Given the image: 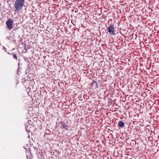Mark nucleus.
<instances>
[{
  "instance_id": "423d86ee",
  "label": "nucleus",
  "mask_w": 159,
  "mask_h": 159,
  "mask_svg": "<svg viewBox=\"0 0 159 159\" xmlns=\"http://www.w3.org/2000/svg\"><path fill=\"white\" fill-rule=\"evenodd\" d=\"M63 128L66 129H67L68 128V126H67V125H65L64 126L63 125Z\"/></svg>"
},
{
  "instance_id": "f257e3e1",
  "label": "nucleus",
  "mask_w": 159,
  "mask_h": 159,
  "mask_svg": "<svg viewBox=\"0 0 159 159\" xmlns=\"http://www.w3.org/2000/svg\"><path fill=\"white\" fill-rule=\"evenodd\" d=\"M25 2V0H16L14 4L15 11L19 12L22 8Z\"/></svg>"
},
{
  "instance_id": "39448f33",
  "label": "nucleus",
  "mask_w": 159,
  "mask_h": 159,
  "mask_svg": "<svg viewBox=\"0 0 159 159\" xmlns=\"http://www.w3.org/2000/svg\"><path fill=\"white\" fill-rule=\"evenodd\" d=\"M11 55H13V58L15 59H17V55L16 54H14L13 53H12Z\"/></svg>"
},
{
  "instance_id": "f03ea898",
  "label": "nucleus",
  "mask_w": 159,
  "mask_h": 159,
  "mask_svg": "<svg viewBox=\"0 0 159 159\" xmlns=\"http://www.w3.org/2000/svg\"><path fill=\"white\" fill-rule=\"evenodd\" d=\"M14 21L11 19H9L6 22V24L7 26V28L10 30H11L13 28V24Z\"/></svg>"
},
{
  "instance_id": "0eeeda50",
  "label": "nucleus",
  "mask_w": 159,
  "mask_h": 159,
  "mask_svg": "<svg viewBox=\"0 0 159 159\" xmlns=\"http://www.w3.org/2000/svg\"><path fill=\"white\" fill-rule=\"evenodd\" d=\"M93 84H94L96 85H97V83L96 82H94L93 83Z\"/></svg>"
},
{
  "instance_id": "20e7f679",
  "label": "nucleus",
  "mask_w": 159,
  "mask_h": 159,
  "mask_svg": "<svg viewBox=\"0 0 159 159\" xmlns=\"http://www.w3.org/2000/svg\"><path fill=\"white\" fill-rule=\"evenodd\" d=\"M118 126L121 128H123L125 126V123L124 122L120 121L118 124Z\"/></svg>"
},
{
  "instance_id": "6e6552de",
  "label": "nucleus",
  "mask_w": 159,
  "mask_h": 159,
  "mask_svg": "<svg viewBox=\"0 0 159 159\" xmlns=\"http://www.w3.org/2000/svg\"><path fill=\"white\" fill-rule=\"evenodd\" d=\"M19 61V63H18V66H19V65H20V61Z\"/></svg>"
},
{
  "instance_id": "7ed1b4c3",
  "label": "nucleus",
  "mask_w": 159,
  "mask_h": 159,
  "mask_svg": "<svg viewBox=\"0 0 159 159\" xmlns=\"http://www.w3.org/2000/svg\"><path fill=\"white\" fill-rule=\"evenodd\" d=\"M107 31L110 35L114 34V29L112 25H111L109 26L107 29Z\"/></svg>"
}]
</instances>
